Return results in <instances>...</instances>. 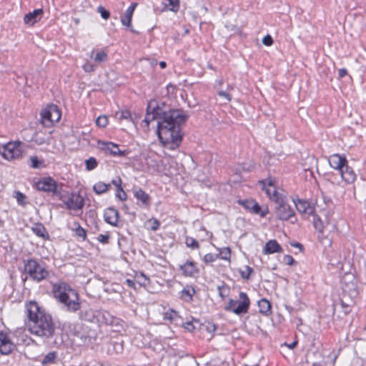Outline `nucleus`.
<instances>
[{"label":"nucleus","instance_id":"obj_10","mask_svg":"<svg viewBox=\"0 0 366 366\" xmlns=\"http://www.w3.org/2000/svg\"><path fill=\"white\" fill-rule=\"evenodd\" d=\"M262 185V189L271 200L275 202L276 198L282 197L284 195L277 192L274 181L269 178L259 182Z\"/></svg>","mask_w":366,"mask_h":366},{"label":"nucleus","instance_id":"obj_43","mask_svg":"<svg viewBox=\"0 0 366 366\" xmlns=\"http://www.w3.org/2000/svg\"><path fill=\"white\" fill-rule=\"evenodd\" d=\"M76 231V234L79 237H82L84 239L86 238V230L82 228L79 224H77V227L75 229Z\"/></svg>","mask_w":366,"mask_h":366},{"label":"nucleus","instance_id":"obj_37","mask_svg":"<svg viewBox=\"0 0 366 366\" xmlns=\"http://www.w3.org/2000/svg\"><path fill=\"white\" fill-rule=\"evenodd\" d=\"M219 259L217 254L208 253L204 256L203 261L207 263H212Z\"/></svg>","mask_w":366,"mask_h":366},{"label":"nucleus","instance_id":"obj_46","mask_svg":"<svg viewBox=\"0 0 366 366\" xmlns=\"http://www.w3.org/2000/svg\"><path fill=\"white\" fill-rule=\"evenodd\" d=\"M120 119H127V120L132 121V117L131 112L129 110H124V111H122V113H121Z\"/></svg>","mask_w":366,"mask_h":366},{"label":"nucleus","instance_id":"obj_48","mask_svg":"<svg viewBox=\"0 0 366 366\" xmlns=\"http://www.w3.org/2000/svg\"><path fill=\"white\" fill-rule=\"evenodd\" d=\"M122 182L120 177H117L112 181V184L117 187V190L122 191Z\"/></svg>","mask_w":366,"mask_h":366},{"label":"nucleus","instance_id":"obj_25","mask_svg":"<svg viewBox=\"0 0 366 366\" xmlns=\"http://www.w3.org/2000/svg\"><path fill=\"white\" fill-rule=\"evenodd\" d=\"M33 232L39 237L45 238L46 237H48V233L46 232V228L44 226L39 223L36 224L34 227H32Z\"/></svg>","mask_w":366,"mask_h":366},{"label":"nucleus","instance_id":"obj_17","mask_svg":"<svg viewBox=\"0 0 366 366\" xmlns=\"http://www.w3.org/2000/svg\"><path fill=\"white\" fill-rule=\"evenodd\" d=\"M43 9H37L32 12H29L24 17V22L29 26H33L35 23L41 20L43 16Z\"/></svg>","mask_w":366,"mask_h":366},{"label":"nucleus","instance_id":"obj_26","mask_svg":"<svg viewBox=\"0 0 366 366\" xmlns=\"http://www.w3.org/2000/svg\"><path fill=\"white\" fill-rule=\"evenodd\" d=\"M109 184H105L102 182H99L94 185L93 189L97 194H101L104 192H106L109 189Z\"/></svg>","mask_w":366,"mask_h":366},{"label":"nucleus","instance_id":"obj_57","mask_svg":"<svg viewBox=\"0 0 366 366\" xmlns=\"http://www.w3.org/2000/svg\"><path fill=\"white\" fill-rule=\"evenodd\" d=\"M185 329L188 330L189 331H192L194 329V326L192 322H187L185 323L184 326Z\"/></svg>","mask_w":366,"mask_h":366},{"label":"nucleus","instance_id":"obj_38","mask_svg":"<svg viewBox=\"0 0 366 366\" xmlns=\"http://www.w3.org/2000/svg\"><path fill=\"white\" fill-rule=\"evenodd\" d=\"M96 124L99 127H105L108 124V119L107 116H99L96 119Z\"/></svg>","mask_w":366,"mask_h":366},{"label":"nucleus","instance_id":"obj_60","mask_svg":"<svg viewBox=\"0 0 366 366\" xmlns=\"http://www.w3.org/2000/svg\"><path fill=\"white\" fill-rule=\"evenodd\" d=\"M291 245L294 247L300 248V249H302V245L299 242H295V243L291 244Z\"/></svg>","mask_w":366,"mask_h":366},{"label":"nucleus","instance_id":"obj_52","mask_svg":"<svg viewBox=\"0 0 366 366\" xmlns=\"http://www.w3.org/2000/svg\"><path fill=\"white\" fill-rule=\"evenodd\" d=\"M83 69L84 70L86 71V72H91V71H94L95 69V67L93 64L89 63V62H86L84 66H83Z\"/></svg>","mask_w":366,"mask_h":366},{"label":"nucleus","instance_id":"obj_22","mask_svg":"<svg viewBox=\"0 0 366 366\" xmlns=\"http://www.w3.org/2000/svg\"><path fill=\"white\" fill-rule=\"evenodd\" d=\"M180 269L182 270L184 274L188 277H192L199 272V269L196 267L195 263L192 261H187L183 265H181Z\"/></svg>","mask_w":366,"mask_h":366},{"label":"nucleus","instance_id":"obj_12","mask_svg":"<svg viewBox=\"0 0 366 366\" xmlns=\"http://www.w3.org/2000/svg\"><path fill=\"white\" fill-rule=\"evenodd\" d=\"M293 202L297 210L304 218H307L308 216L313 214L315 208L307 201L297 199V200L293 199Z\"/></svg>","mask_w":366,"mask_h":366},{"label":"nucleus","instance_id":"obj_6","mask_svg":"<svg viewBox=\"0 0 366 366\" xmlns=\"http://www.w3.org/2000/svg\"><path fill=\"white\" fill-rule=\"evenodd\" d=\"M24 272L34 281L41 282L49 276V272L43 264L36 259L24 260Z\"/></svg>","mask_w":366,"mask_h":366},{"label":"nucleus","instance_id":"obj_7","mask_svg":"<svg viewBox=\"0 0 366 366\" xmlns=\"http://www.w3.org/2000/svg\"><path fill=\"white\" fill-rule=\"evenodd\" d=\"M250 306V300L247 295L241 292L239 295V300L229 299L227 305L224 306V310L231 312L237 315H244L248 312Z\"/></svg>","mask_w":366,"mask_h":366},{"label":"nucleus","instance_id":"obj_61","mask_svg":"<svg viewBox=\"0 0 366 366\" xmlns=\"http://www.w3.org/2000/svg\"><path fill=\"white\" fill-rule=\"evenodd\" d=\"M297 342L295 341V342H292L291 344L287 345V347L290 349H293L297 346Z\"/></svg>","mask_w":366,"mask_h":366},{"label":"nucleus","instance_id":"obj_55","mask_svg":"<svg viewBox=\"0 0 366 366\" xmlns=\"http://www.w3.org/2000/svg\"><path fill=\"white\" fill-rule=\"evenodd\" d=\"M218 95L219 97H224L228 102L231 101L232 99L230 94L224 91H219L218 92Z\"/></svg>","mask_w":366,"mask_h":366},{"label":"nucleus","instance_id":"obj_3","mask_svg":"<svg viewBox=\"0 0 366 366\" xmlns=\"http://www.w3.org/2000/svg\"><path fill=\"white\" fill-rule=\"evenodd\" d=\"M52 292L54 297L64 305L68 311L74 312L80 309L78 293L66 282H59L54 284Z\"/></svg>","mask_w":366,"mask_h":366},{"label":"nucleus","instance_id":"obj_28","mask_svg":"<svg viewBox=\"0 0 366 366\" xmlns=\"http://www.w3.org/2000/svg\"><path fill=\"white\" fill-rule=\"evenodd\" d=\"M134 280L140 286L144 287H146L149 282V279L142 272L137 273L134 277Z\"/></svg>","mask_w":366,"mask_h":366},{"label":"nucleus","instance_id":"obj_59","mask_svg":"<svg viewBox=\"0 0 366 366\" xmlns=\"http://www.w3.org/2000/svg\"><path fill=\"white\" fill-rule=\"evenodd\" d=\"M342 307L344 308V313L345 315L348 314L350 311L348 305H346L344 302H342Z\"/></svg>","mask_w":366,"mask_h":366},{"label":"nucleus","instance_id":"obj_62","mask_svg":"<svg viewBox=\"0 0 366 366\" xmlns=\"http://www.w3.org/2000/svg\"><path fill=\"white\" fill-rule=\"evenodd\" d=\"M159 66L162 69H164L167 66V63L165 61H160Z\"/></svg>","mask_w":366,"mask_h":366},{"label":"nucleus","instance_id":"obj_63","mask_svg":"<svg viewBox=\"0 0 366 366\" xmlns=\"http://www.w3.org/2000/svg\"><path fill=\"white\" fill-rule=\"evenodd\" d=\"M364 330H365V331L366 332V325H365V329H364Z\"/></svg>","mask_w":366,"mask_h":366},{"label":"nucleus","instance_id":"obj_1","mask_svg":"<svg viewBox=\"0 0 366 366\" xmlns=\"http://www.w3.org/2000/svg\"><path fill=\"white\" fill-rule=\"evenodd\" d=\"M187 118L188 115L183 110L164 111L155 100H151L147 104V114L143 122L149 127V123L157 119V132L161 142L165 146L169 145V149H175L182 141V127Z\"/></svg>","mask_w":366,"mask_h":366},{"label":"nucleus","instance_id":"obj_47","mask_svg":"<svg viewBox=\"0 0 366 366\" xmlns=\"http://www.w3.org/2000/svg\"><path fill=\"white\" fill-rule=\"evenodd\" d=\"M149 222L151 223L150 228L152 230L156 231L159 229L160 222L157 219H150Z\"/></svg>","mask_w":366,"mask_h":366},{"label":"nucleus","instance_id":"obj_50","mask_svg":"<svg viewBox=\"0 0 366 366\" xmlns=\"http://www.w3.org/2000/svg\"><path fill=\"white\" fill-rule=\"evenodd\" d=\"M262 43L266 46H271L273 43V39L271 36L267 35L263 38Z\"/></svg>","mask_w":366,"mask_h":366},{"label":"nucleus","instance_id":"obj_34","mask_svg":"<svg viewBox=\"0 0 366 366\" xmlns=\"http://www.w3.org/2000/svg\"><path fill=\"white\" fill-rule=\"evenodd\" d=\"M95 62L100 64L107 59V53L104 51H98L94 56Z\"/></svg>","mask_w":366,"mask_h":366},{"label":"nucleus","instance_id":"obj_53","mask_svg":"<svg viewBox=\"0 0 366 366\" xmlns=\"http://www.w3.org/2000/svg\"><path fill=\"white\" fill-rule=\"evenodd\" d=\"M284 261L288 265H292L295 263V259L293 257L288 254L284 256Z\"/></svg>","mask_w":366,"mask_h":366},{"label":"nucleus","instance_id":"obj_23","mask_svg":"<svg viewBox=\"0 0 366 366\" xmlns=\"http://www.w3.org/2000/svg\"><path fill=\"white\" fill-rule=\"evenodd\" d=\"M264 251L265 254H272L282 252V249L276 240H269L266 243Z\"/></svg>","mask_w":366,"mask_h":366},{"label":"nucleus","instance_id":"obj_42","mask_svg":"<svg viewBox=\"0 0 366 366\" xmlns=\"http://www.w3.org/2000/svg\"><path fill=\"white\" fill-rule=\"evenodd\" d=\"M97 9L98 11L100 13L102 18H103L104 19H108L109 18V11L105 9L103 6H100L98 7Z\"/></svg>","mask_w":366,"mask_h":366},{"label":"nucleus","instance_id":"obj_33","mask_svg":"<svg viewBox=\"0 0 366 366\" xmlns=\"http://www.w3.org/2000/svg\"><path fill=\"white\" fill-rule=\"evenodd\" d=\"M185 244L187 247H190L193 249H198L199 247V242L194 238L191 237H186Z\"/></svg>","mask_w":366,"mask_h":366},{"label":"nucleus","instance_id":"obj_27","mask_svg":"<svg viewBox=\"0 0 366 366\" xmlns=\"http://www.w3.org/2000/svg\"><path fill=\"white\" fill-rule=\"evenodd\" d=\"M312 224L315 229L318 232L319 234H323L324 225L319 216L313 215Z\"/></svg>","mask_w":366,"mask_h":366},{"label":"nucleus","instance_id":"obj_41","mask_svg":"<svg viewBox=\"0 0 366 366\" xmlns=\"http://www.w3.org/2000/svg\"><path fill=\"white\" fill-rule=\"evenodd\" d=\"M81 326L79 325H74V335L78 337H80V339L81 340H83V342H85L87 339V337L84 335L80 334L79 329H81Z\"/></svg>","mask_w":366,"mask_h":366},{"label":"nucleus","instance_id":"obj_44","mask_svg":"<svg viewBox=\"0 0 366 366\" xmlns=\"http://www.w3.org/2000/svg\"><path fill=\"white\" fill-rule=\"evenodd\" d=\"M30 161L31 162V167L32 168H39L40 167V164H41V162L39 160L37 157H31Z\"/></svg>","mask_w":366,"mask_h":366},{"label":"nucleus","instance_id":"obj_45","mask_svg":"<svg viewBox=\"0 0 366 366\" xmlns=\"http://www.w3.org/2000/svg\"><path fill=\"white\" fill-rule=\"evenodd\" d=\"M109 238H110L109 234H101L98 236L97 239L99 242H100L102 244H107V243H109Z\"/></svg>","mask_w":366,"mask_h":366},{"label":"nucleus","instance_id":"obj_20","mask_svg":"<svg viewBox=\"0 0 366 366\" xmlns=\"http://www.w3.org/2000/svg\"><path fill=\"white\" fill-rule=\"evenodd\" d=\"M105 221L111 225L117 226L119 219L118 211L112 207L107 208L104 214Z\"/></svg>","mask_w":366,"mask_h":366},{"label":"nucleus","instance_id":"obj_54","mask_svg":"<svg viewBox=\"0 0 366 366\" xmlns=\"http://www.w3.org/2000/svg\"><path fill=\"white\" fill-rule=\"evenodd\" d=\"M114 349L117 353H120L123 350V345L121 342H114Z\"/></svg>","mask_w":366,"mask_h":366},{"label":"nucleus","instance_id":"obj_8","mask_svg":"<svg viewBox=\"0 0 366 366\" xmlns=\"http://www.w3.org/2000/svg\"><path fill=\"white\" fill-rule=\"evenodd\" d=\"M97 147L106 154H109L114 157L125 156L129 153L128 150L122 151L119 149L118 144L112 142H105L102 140L97 141Z\"/></svg>","mask_w":366,"mask_h":366},{"label":"nucleus","instance_id":"obj_39","mask_svg":"<svg viewBox=\"0 0 366 366\" xmlns=\"http://www.w3.org/2000/svg\"><path fill=\"white\" fill-rule=\"evenodd\" d=\"M194 293V290L193 288L184 289L182 291V297L183 298H187V297L189 300H191Z\"/></svg>","mask_w":366,"mask_h":366},{"label":"nucleus","instance_id":"obj_16","mask_svg":"<svg viewBox=\"0 0 366 366\" xmlns=\"http://www.w3.org/2000/svg\"><path fill=\"white\" fill-rule=\"evenodd\" d=\"M347 160L345 157L338 154H332L329 158V164L331 167L339 171V172L346 166Z\"/></svg>","mask_w":366,"mask_h":366},{"label":"nucleus","instance_id":"obj_18","mask_svg":"<svg viewBox=\"0 0 366 366\" xmlns=\"http://www.w3.org/2000/svg\"><path fill=\"white\" fill-rule=\"evenodd\" d=\"M340 174L342 179L347 184L353 183L356 179V174L353 169L346 164V166L341 169Z\"/></svg>","mask_w":366,"mask_h":366},{"label":"nucleus","instance_id":"obj_36","mask_svg":"<svg viewBox=\"0 0 366 366\" xmlns=\"http://www.w3.org/2000/svg\"><path fill=\"white\" fill-rule=\"evenodd\" d=\"M179 317L177 312L170 310L169 312H167L164 315V319L168 320L169 321H175Z\"/></svg>","mask_w":366,"mask_h":366},{"label":"nucleus","instance_id":"obj_24","mask_svg":"<svg viewBox=\"0 0 366 366\" xmlns=\"http://www.w3.org/2000/svg\"><path fill=\"white\" fill-rule=\"evenodd\" d=\"M259 311L260 313L269 315L271 313V304L266 299H262L258 302Z\"/></svg>","mask_w":366,"mask_h":366},{"label":"nucleus","instance_id":"obj_49","mask_svg":"<svg viewBox=\"0 0 366 366\" xmlns=\"http://www.w3.org/2000/svg\"><path fill=\"white\" fill-rule=\"evenodd\" d=\"M247 272H242L241 276L243 279L249 280L251 272H252V269L249 266L246 267Z\"/></svg>","mask_w":366,"mask_h":366},{"label":"nucleus","instance_id":"obj_40","mask_svg":"<svg viewBox=\"0 0 366 366\" xmlns=\"http://www.w3.org/2000/svg\"><path fill=\"white\" fill-rule=\"evenodd\" d=\"M15 197H16V201L19 203V204H21V205H24L25 204V202L24 201H25V199H26V196L23 193H21L19 191L16 192Z\"/></svg>","mask_w":366,"mask_h":366},{"label":"nucleus","instance_id":"obj_56","mask_svg":"<svg viewBox=\"0 0 366 366\" xmlns=\"http://www.w3.org/2000/svg\"><path fill=\"white\" fill-rule=\"evenodd\" d=\"M347 71L345 68L340 69L338 71V76L340 78H343L344 76H345L347 75Z\"/></svg>","mask_w":366,"mask_h":366},{"label":"nucleus","instance_id":"obj_29","mask_svg":"<svg viewBox=\"0 0 366 366\" xmlns=\"http://www.w3.org/2000/svg\"><path fill=\"white\" fill-rule=\"evenodd\" d=\"M164 4L170 11L176 12L179 9V0H164Z\"/></svg>","mask_w":366,"mask_h":366},{"label":"nucleus","instance_id":"obj_21","mask_svg":"<svg viewBox=\"0 0 366 366\" xmlns=\"http://www.w3.org/2000/svg\"><path fill=\"white\" fill-rule=\"evenodd\" d=\"M134 196L135 198L140 201L142 203V205L144 207H148L150 205L151 199L148 194H147L144 190L139 188L137 189H134L133 191Z\"/></svg>","mask_w":366,"mask_h":366},{"label":"nucleus","instance_id":"obj_14","mask_svg":"<svg viewBox=\"0 0 366 366\" xmlns=\"http://www.w3.org/2000/svg\"><path fill=\"white\" fill-rule=\"evenodd\" d=\"M15 345L11 342L7 334L0 332V353L1 355H9L14 349Z\"/></svg>","mask_w":366,"mask_h":366},{"label":"nucleus","instance_id":"obj_9","mask_svg":"<svg viewBox=\"0 0 366 366\" xmlns=\"http://www.w3.org/2000/svg\"><path fill=\"white\" fill-rule=\"evenodd\" d=\"M35 187L39 191L56 194L57 183L50 177H43L35 182Z\"/></svg>","mask_w":366,"mask_h":366},{"label":"nucleus","instance_id":"obj_32","mask_svg":"<svg viewBox=\"0 0 366 366\" xmlns=\"http://www.w3.org/2000/svg\"><path fill=\"white\" fill-rule=\"evenodd\" d=\"M231 249L229 247H224L219 249L217 254L219 259L230 261Z\"/></svg>","mask_w":366,"mask_h":366},{"label":"nucleus","instance_id":"obj_13","mask_svg":"<svg viewBox=\"0 0 366 366\" xmlns=\"http://www.w3.org/2000/svg\"><path fill=\"white\" fill-rule=\"evenodd\" d=\"M42 118L51 122H57L61 118V112L57 106L51 104L41 113Z\"/></svg>","mask_w":366,"mask_h":366},{"label":"nucleus","instance_id":"obj_5","mask_svg":"<svg viewBox=\"0 0 366 366\" xmlns=\"http://www.w3.org/2000/svg\"><path fill=\"white\" fill-rule=\"evenodd\" d=\"M275 214L277 219L282 221L290 220L294 224L297 222L295 210L289 204L285 196L275 199Z\"/></svg>","mask_w":366,"mask_h":366},{"label":"nucleus","instance_id":"obj_15","mask_svg":"<svg viewBox=\"0 0 366 366\" xmlns=\"http://www.w3.org/2000/svg\"><path fill=\"white\" fill-rule=\"evenodd\" d=\"M65 204L69 209H81L84 206V200L83 197L79 194H72L71 197L65 202Z\"/></svg>","mask_w":366,"mask_h":366},{"label":"nucleus","instance_id":"obj_11","mask_svg":"<svg viewBox=\"0 0 366 366\" xmlns=\"http://www.w3.org/2000/svg\"><path fill=\"white\" fill-rule=\"evenodd\" d=\"M238 202L247 210L255 214H259L260 216L262 217H265L268 213L267 209H266L265 211H262L259 204L254 199H240L238 201Z\"/></svg>","mask_w":366,"mask_h":366},{"label":"nucleus","instance_id":"obj_31","mask_svg":"<svg viewBox=\"0 0 366 366\" xmlns=\"http://www.w3.org/2000/svg\"><path fill=\"white\" fill-rule=\"evenodd\" d=\"M56 357L57 353L56 352H50L44 357L43 360H41V364L43 365L52 364L54 362Z\"/></svg>","mask_w":366,"mask_h":366},{"label":"nucleus","instance_id":"obj_19","mask_svg":"<svg viewBox=\"0 0 366 366\" xmlns=\"http://www.w3.org/2000/svg\"><path fill=\"white\" fill-rule=\"evenodd\" d=\"M137 6V3H132L126 10L124 16L121 17V22L122 24L130 28L132 26V19L133 16V13L134 11V9H136Z\"/></svg>","mask_w":366,"mask_h":366},{"label":"nucleus","instance_id":"obj_51","mask_svg":"<svg viewBox=\"0 0 366 366\" xmlns=\"http://www.w3.org/2000/svg\"><path fill=\"white\" fill-rule=\"evenodd\" d=\"M116 196L121 201H124L127 199V194H126L125 192L123 189H122V191L117 190Z\"/></svg>","mask_w":366,"mask_h":366},{"label":"nucleus","instance_id":"obj_4","mask_svg":"<svg viewBox=\"0 0 366 366\" xmlns=\"http://www.w3.org/2000/svg\"><path fill=\"white\" fill-rule=\"evenodd\" d=\"M27 146L20 142H9L5 144H0V154L8 161L22 159L26 150Z\"/></svg>","mask_w":366,"mask_h":366},{"label":"nucleus","instance_id":"obj_30","mask_svg":"<svg viewBox=\"0 0 366 366\" xmlns=\"http://www.w3.org/2000/svg\"><path fill=\"white\" fill-rule=\"evenodd\" d=\"M217 290H218L219 296L222 300H224L229 295V291H230V288L225 283H222V285H218L217 286Z\"/></svg>","mask_w":366,"mask_h":366},{"label":"nucleus","instance_id":"obj_2","mask_svg":"<svg viewBox=\"0 0 366 366\" xmlns=\"http://www.w3.org/2000/svg\"><path fill=\"white\" fill-rule=\"evenodd\" d=\"M25 309L26 314L25 325L30 333L41 338H51L56 329L51 316L40 307L35 301L26 303Z\"/></svg>","mask_w":366,"mask_h":366},{"label":"nucleus","instance_id":"obj_35","mask_svg":"<svg viewBox=\"0 0 366 366\" xmlns=\"http://www.w3.org/2000/svg\"><path fill=\"white\" fill-rule=\"evenodd\" d=\"M86 169L88 171L92 170L97 167V161L94 157H90L85 161Z\"/></svg>","mask_w":366,"mask_h":366},{"label":"nucleus","instance_id":"obj_58","mask_svg":"<svg viewBox=\"0 0 366 366\" xmlns=\"http://www.w3.org/2000/svg\"><path fill=\"white\" fill-rule=\"evenodd\" d=\"M126 283L129 287L135 288V283L133 280L127 279Z\"/></svg>","mask_w":366,"mask_h":366}]
</instances>
